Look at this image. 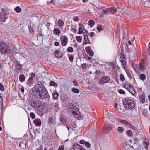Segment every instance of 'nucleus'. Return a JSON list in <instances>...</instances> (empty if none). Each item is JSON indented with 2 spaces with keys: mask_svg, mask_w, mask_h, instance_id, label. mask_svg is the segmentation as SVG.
Returning a JSON list of instances; mask_svg holds the SVG:
<instances>
[{
  "mask_svg": "<svg viewBox=\"0 0 150 150\" xmlns=\"http://www.w3.org/2000/svg\"><path fill=\"white\" fill-rule=\"evenodd\" d=\"M35 95L41 99H49L50 96L47 89L45 86L40 85L35 86L33 88Z\"/></svg>",
  "mask_w": 150,
  "mask_h": 150,
  "instance_id": "f257e3e1",
  "label": "nucleus"
},
{
  "mask_svg": "<svg viewBox=\"0 0 150 150\" xmlns=\"http://www.w3.org/2000/svg\"><path fill=\"white\" fill-rule=\"evenodd\" d=\"M69 114L73 115L77 118H79L81 117V114L77 107L72 103H69L68 106Z\"/></svg>",
  "mask_w": 150,
  "mask_h": 150,
  "instance_id": "f03ea898",
  "label": "nucleus"
},
{
  "mask_svg": "<svg viewBox=\"0 0 150 150\" xmlns=\"http://www.w3.org/2000/svg\"><path fill=\"white\" fill-rule=\"evenodd\" d=\"M11 50L9 47L5 42L0 40V54L1 55H6L9 54Z\"/></svg>",
  "mask_w": 150,
  "mask_h": 150,
  "instance_id": "7ed1b4c3",
  "label": "nucleus"
},
{
  "mask_svg": "<svg viewBox=\"0 0 150 150\" xmlns=\"http://www.w3.org/2000/svg\"><path fill=\"white\" fill-rule=\"evenodd\" d=\"M30 104L32 107L37 108L40 111H42L44 108L43 103L38 99H34L31 100Z\"/></svg>",
  "mask_w": 150,
  "mask_h": 150,
  "instance_id": "20e7f679",
  "label": "nucleus"
},
{
  "mask_svg": "<svg viewBox=\"0 0 150 150\" xmlns=\"http://www.w3.org/2000/svg\"><path fill=\"white\" fill-rule=\"evenodd\" d=\"M123 104L125 110H131L135 107L134 102L127 98L124 100Z\"/></svg>",
  "mask_w": 150,
  "mask_h": 150,
  "instance_id": "39448f33",
  "label": "nucleus"
},
{
  "mask_svg": "<svg viewBox=\"0 0 150 150\" xmlns=\"http://www.w3.org/2000/svg\"><path fill=\"white\" fill-rule=\"evenodd\" d=\"M110 80V78L108 76H105L102 77L99 80V83L100 84H105L108 82Z\"/></svg>",
  "mask_w": 150,
  "mask_h": 150,
  "instance_id": "423d86ee",
  "label": "nucleus"
},
{
  "mask_svg": "<svg viewBox=\"0 0 150 150\" xmlns=\"http://www.w3.org/2000/svg\"><path fill=\"white\" fill-rule=\"evenodd\" d=\"M85 33H86V35H84L83 38V44L84 45H86L87 44L90 43V40L88 36V32L87 31H85Z\"/></svg>",
  "mask_w": 150,
  "mask_h": 150,
  "instance_id": "0eeeda50",
  "label": "nucleus"
},
{
  "mask_svg": "<svg viewBox=\"0 0 150 150\" xmlns=\"http://www.w3.org/2000/svg\"><path fill=\"white\" fill-rule=\"evenodd\" d=\"M7 18V14L5 12H1L0 14V20L2 22H5Z\"/></svg>",
  "mask_w": 150,
  "mask_h": 150,
  "instance_id": "6e6552de",
  "label": "nucleus"
},
{
  "mask_svg": "<svg viewBox=\"0 0 150 150\" xmlns=\"http://www.w3.org/2000/svg\"><path fill=\"white\" fill-rule=\"evenodd\" d=\"M112 128L110 125H106L105 128L103 130V132L104 134H107L110 132L112 129Z\"/></svg>",
  "mask_w": 150,
  "mask_h": 150,
  "instance_id": "1a4fd4ad",
  "label": "nucleus"
},
{
  "mask_svg": "<svg viewBox=\"0 0 150 150\" xmlns=\"http://www.w3.org/2000/svg\"><path fill=\"white\" fill-rule=\"evenodd\" d=\"M139 98L140 101L142 103H144L145 102V94L144 92H142L141 94L139 96Z\"/></svg>",
  "mask_w": 150,
  "mask_h": 150,
  "instance_id": "9d476101",
  "label": "nucleus"
},
{
  "mask_svg": "<svg viewBox=\"0 0 150 150\" xmlns=\"http://www.w3.org/2000/svg\"><path fill=\"white\" fill-rule=\"evenodd\" d=\"M68 42V39L67 36H64V39L61 42V45L62 46H65L67 44Z\"/></svg>",
  "mask_w": 150,
  "mask_h": 150,
  "instance_id": "9b49d317",
  "label": "nucleus"
},
{
  "mask_svg": "<svg viewBox=\"0 0 150 150\" xmlns=\"http://www.w3.org/2000/svg\"><path fill=\"white\" fill-rule=\"evenodd\" d=\"M73 147L74 150H85L84 149L76 144L74 145Z\"/></svg>",
  "mask_w": 150,
  "mask_h": 150,
  "instance_id": "f8f14e48",
  "label": "nucleus"
},
{
  "mask_svg": "<svg viewBox=\"0 0 150 150\" xmlns=\"http://www.w3.org/2000/svg\"><path fill=\"white\" fill-rule=\"evenodd\" d=\"M34 123L36 126H40L41 125V122L40 119H36L34 120Z\"/></svg>",
  "mask_w": 150,
  "mask_h": 150,
  "instance_id": "ddd939ff",
  "label": "nucleus"
},
{
  "mask_svg": "<svg viewBox=\"0 0 150 150\" xmlns=\"http://www.w3.org/2000/svg\"><path fill=\"white\" fill-rule=\"evenodd\" d=\"M16 70L18 72H21L22 71V65L19 64H17L16 67Z\"/></svg>",
  "mask_w": 150,
  "mask_h": 150,
  "instance_id": "4468645a",
  "label": "nucleus"
},
{
  "mask_svg": "<svg viewBox=\"0 0 150 150\" xmlns=\"http://www.w3.org/2000/svg\"><path fill=\"white\" fill-rule=\"evenodd\" d=\"M145 65V62L144 59H142L140 63L139 66V69L143 70L144 69Z\"/></svg>",
  "mask_w": 150,
  "mask_h": 150,
  "instance_id": "2eb2a0df",
  "label": "nucleus"
},
{
  "mask_svg": "<svg viewBox=\"0 0 150 150\" xmlns=\"http://www.w3.org/2000/svg\"><path fill=\"white\" fill-rule=\"evenodd\" d=\"M52 94L53 96V98L55 100H57L58 98L59 94L58 93L55 91H53L52 93Z\"/></svg>",
  "mask_w": 150,
  "mask_h": 150,
  "instance_id": "dca6fc26",
  "label": "nucleus"
},
{
  "mask_svg": "<svg viewBox=\"0 0 150 150\" xmlns=\"http://www.w3.org/2000/svg\"><path fill=\"white\" fill-rule=\"evenodd\" d=\"M117 9L114 7H113L108 8V11L111 13L112 14H114L117 11Z\"/></svg>",
  "mask_w": 150,
  "mask_h": 150,
  "instance_id": "f3484780",
  "label": "nucleus"
},
{
  "mask_svg": "<svg viewBox=\"0 0 150 150\" xmlns=\"http://www.w3.org/2000/svg\"><path fill=\"white\" fill-rule=\"evenodd\" d=\"M129 87L130 90H128V91L129 92L131 93L132 95H134V94H135L136 93L135 89L134 88L133 86L132 85L131 86H130V87Z\"/></svg>",
  "mask_w": 150,
  "mask_h": 150,
  "instance_id": "a211bd4d",
  "label": "nucleus"
},
{
  "mask_svg": "<svg viewBox=\"0 0 150 150\" xmlns=\"http://www.w3.org/2000/svg\"><path fill=\"white\" fill-rule=\"evenodd\" d=\"M120 122L121 123L124 125H126L128 126L131 125L130 123L124 120L121 119L120 120Z\"/></svg>",
  "mask_w": 150,
  "mask_h": 150,
  "instance_id": "6ab92c4d",
  "label": "nucleus"
},
{
  "mask_svg": "<svg viewBox=\"0 0 150 150\" xmlns=\"http://www.w3.org/2000/svg\"><path fill=\"white\" fill-rule=\"evenodd\" d=\"M19 79L20 82H23L25 79V77L23 74H21L19 76Z\"/></svg>",
  "mask_w": 150,
  "mask_h": 150,
  "instance_id": "aec40b11",
  "label": "nucleus"
},
{
  "mask_svg": "<svg viewBox=\"0 0 150 150\" xmlns=\"http://www.w3.org/2000/svg\"><path fill=\"white\" fill-rule=\"evenodd\" d=\"M95 23V22L93 20L90 19L89 21L88 25L90 27H92L94 26Z\"/></svg>",
  "mask_w": 150,
  "mask_h": 150,
  "instance_id": "412c9836",
  "label": "nucleus"
},
{
  "mask_svg": "<svg viewBox=\"0 0 150 150\" xmlns=\"http://www.w3.org/2000/svg\"><path fill=\"white\" fill-rule=\"evenodd\" d=\"M57 23L59 26L60 27L63 26L64 24V22L61 19H59Z\"/></svg>",
  "mask_w": 150,
  "mask_h": 150,
  "instance_id": "4be33fe9",
  "label": "nucleus"
},
{
  "mask_svg": "<svg viewBox=\"0 0 150 150\" xmlns=\"http://www.w3.org/2000/svg\"><path fill=\"white\" fill-rule=\"evenodd\" d=\"M131 85H132L129 83H126L124 84L123 86V87L128 91L130 90L129 87H130V86H131Z\"/></svg>",
  "mask_w": 150,
  "mask_h": 150,
  "instance_id": "5701e85b",
  "label": "nucleus"
},
{
  "mask_svg": "<svg viewBox=\"0 0 150 150\" xmlns=\"http://www.w3.org/2000/svg\"><path fill=\"white\" fill-rule=\"evenodd\" d=\"M60 121L64 125L66 124V120L64 117H61L60 119Z\"/></svg>",
  "mask_w": 150,
  "mask_h": 150,
  "instance_id": "b1692460",
  "label": "nucleus"
},
{
  "mask_svg": "<svg viewBox=\"0 0 150 150\" xmlns=\"http://www.w3.org/2000/svg\"><path fill=\"white\" fill-rule=\"evenodd\" d=\"M146 78V76L144 74H142L139 76V79L142 81L145 80Z\"/></svg>",
  "mask_w": 150,
  "mask_h": 150,
  "instance_id": "393cba45",
  "label": "nucleus"
},
{
  "mask_svg": "<svg viewBox=\"0 0 150 150\" xmlns=\"http://www.w3.org/2000/svg\"><path fill=\"white\" fill-rule=\"evenodd\" d=\"M15 11L17 13H20L21 11V9L19 6H17L14 8Z\"/></svg>",
  "mask_w": 150,
  "mask_h": 150,
  "instance_id": "a878e982",
  "label": "nucleus"
},
{
  "mask_svg": "<svg viewBox=\"0 0 150 150\" xmlns=\"http://www.w3.org/2000/svg\"><path fill=\"white\" fill-rule=\"evenodd\" d=\"M118 132L121 133H122L124 131V129L121 127H118L117 128Z\"/></svg>",
  "mask_w": 150,
  "mask_h": 150,
  "instance_id": "bb28decb",
  "label": "nucleus"
},
{
  "mask_svg": "<svg viewBox=\"0 0 150 150\" xmlns=\"http://www.w3.org/2000/svg\"><path fill=\"white\" fill-rule=\"evenodd\" d=\"M19 146L21 147V148L23 149H25L26 148V144L23 142H21L19 144Z\"/></svg>",
  "mask_w": 150,
  "mask_h": 150,
  "instance_id": "cd10ccee",
  "label": "nucleus"
},
{
  "mask_svg": "<svg viewBox=\"0 0 150 150\" xmlns=\"http://www.w3.org/2000/svg\"><path fill=\"white\" fill-rule=\"evenodd\" d=\"M53 32L55 34L58 35L60 33V31L57 28H55Z\"/></svg>",
  "mask_w": 150,
  "mask_h": 150,
  "instance_id": "c85d7f7f",
  "label": "nucleus"
},
{
  "mask_svg": "<svg viewBox=\"0 0 150 150\" xmlns=\"http://www.w3.org/2000/svg\"><path fill=\"white\" fill-rule=\"evenodd\" d=\"M120 61L122 64V68H125L126 66L125 60H120Z\"/></svg>",
  "mask_w": 150,
  "mask_h": 150,
  "instance_id": "c756f323",
  "label": "nucleus"
},
{
  "mask_svg": "<svg viewBox=\"0 0 150 150\" xmlns=\"http://www.w3.org/2000/svg\"><path fill=\"white\" fill-rule=\"evenodd\" d=\"M76 39L77 42L79 43H80L82 41V37L81 36H77L76 37Z\"/></svg>",
  "mask_w": 150,
  "mask_h": 150,
  "instance_id": "7c9ffc66",
  "label": "nucleus"
},
{
  "mask_svg": "<svg viewBox=\"0 0 150 150\" xmlns=\"http://www.w3.org/2000/svg\"><path fill=\"white\" fill-rule=\"evenodd\" d=\"M72 91L73 92L76 93H78L79 91V90L78 89L74 87L72 88Z\"/></svg>",
  "mask_w": 150,
  "mask_h": 150,
  "instance_id": "2f4dec72",
  "label": "nucleus"
},
{
  "mask_svg": "<svg viewBox=\"0 0 150 150\" xmlns=\"http://www.w3.org/2000/svg\"><path fill=\"white\" fill-rule=\"evenodd\" d=\"M54 122V119L52 117H50L48 120L49 124L51 125L53 124Z\"/></svg>",
  "mask_w": 150,
  "mask_h": 150,
  "instance_id": "473e14b6",
  "label": "nucleus"
},
{
  "mask_svg": "<svg viewBox=\"0 0 150 150\" xmlns=\"http://www.w3.org/2000/svg\"><path fill=\"white\" fill-rule=\"evenodd\" d=\"M60 53V51L57 50L55 51V54L56 55V57L57 58H60L61 56H60L59 54Z\"/></svg>",
  "mask_w": 150,
  "mask_h": 150,
  "instance_id": "72a5a7b5",
  "label": "nucleus"
},
{
  "mask_svg": "<svg viewBox=\"0 0 150 150\" xmlns=\"http://www.w3.org/2000/svg\"><path fill=\"white\" fill-rule=\"evenodd\" d=\"M134 70L135 72L138 74H139V72L140 71V70L139 68V69L138 67V66L137 67H135L134 68Z\"/></svg>",
  "mask_w": 150,
  "mask_h": 150,
  "instance_id": "f704fd0d",
  "label": "nucleus"
},
{
  "mask_svg": "<svg viewBox=\"0 0 150 150\" xmlns=\"http://www.w3.org/2000/svg\"><path fill=\"white\" fill-rule=\"evenodd\" d=\"M33 79H32L31 78H29L28 80V82H27V83L28 84V85L29 86L30 85V84L32 83Z\"/></svg>",
  "mask_w": 150,
  "mask_h": 150,
  "instance_id": "c9c22d12",
  "label": "nucleus"
},
{
  "mask_svg": "<svg viewBox=\"0 0 150 150\" xmlns=\"http://www.w3.org/2000/svg\"><path fill=\"white\" fill-rule=\"evenodd\" d=\"M120 80L122 81H124L125 80V78L124 75L122 74H120Z\"/></svg>",
  "mask_w": 150,
  "mask_h": 150,
  "instance_id": "e433bc0d",
  "label": "nucleus"
},
{
  "mask_svg": "<svg viewBox=\"0 0 150 150\" xmlns=\"http://www.w3.org/2000/svg\"><path fill=\"white\" fill-rule=\"evenodd\" d=\"M50 85L51 86H57V83H56L55 82L52 81H50Z\"/></svg>",
  "mask_w": 150,
  "mask_h": 150,
  "instance_id": "4c0bfd02",
  "label": "nucleus"
},
{
  "mask_svg": "<svg viewBox=\"0 0 150 150\" xmlns=\"http://www.w3.org/2000/svg\"><path fill=\"white\" fill-rule=\"evenodd\" d=\"M127 134L129 137H131L133 135V133L131 130H129L127 132Z\"/></svg>",
  "mask_w": 150,
  "mask_h": 150,
  "instance_id": "58836bf2",
  "label": "nucleus"
},
{
  "mask_svg": "<svg viewBox=\"0 0 150 150\" xmlns=\"http://www.w3.org/2000/svg\"><path fill=\"white\" fill-rule=\"evenodd\" d=\"M97 29L98 32L101 31L102 30V26L100 25H98L97 27Z\"/></svg>",
  "mask_w": 150,
  "mask_h": 150,
  "instance_id": "ea45409f",
  "label": "nucleus"
},
{
  "mask_svg": "<svg viewBox=\"0 0 150 150\" xmlns=\"http://www.w3.org/2000/svg\"><path fill=\"white\" fill-rule=\"evenodd\" d=\"M67 50L69 52H72L73 51V49L71 47H69L67 49Z\"/></svg>",
  "mask_w": 150,
  "mask_h": 150,
  "instance_id": "a19ab883",
  "label": "nucleus"
},
{
  "mask_svg": "<svg viewBox=\"0 0 150 150\" xmlns=\"http://www.w3.org/2000/svg\"><path fill=\"white\" fill-rule=\"evenodd\" d=\"M118 92L121 94H125V92L122 89H120L118 91Z\"/></svg>",
  "mask_w": 150,
  "mask_h": 150,
  "instance_id": "79ce46f5",
  "label": "nucleus"
},
{
  "mask_svg": "<svg viewBox=\"0 0 150 150\" xmlns=\"http://www.w3.org/2000/svg\"><path fill=\"white\" fill-rule=\"evenodd\" d=\"M0 90L1 91H3L4 90V86L1 83H0Z\"/></svg>",
  "mask_w": 150,
  "mask_h": 150,
  "instance_id": "37998d69",
  "label": "nucleus"
},
{
  "mask_svg": "<svg viewBox=\"0 0 150 150\" xmlns=\"http://www.w3.org/2000/svg\"><path fill=\"white\" fill-rule=\"evenodd\" d=\"M30 117L32 119H34L35 117V114L33 112L30 113Z\"/></svg>",
  "mask_w": 150,
  "mask_h": 150,
  "instance_id": "c03bdc74",
  "label": "nucleus"
},
{
  "mask_svg": "<svg viewBox=\"0 0 150 150\" xmlns=\"http://www.w3.org/2000/svg\"><path fill=\"white\" fill-rule=\"evenodd\" d=\"M71 30L72 31H73L75 33H76V32L77 31V30L76 28L73 27V26H71Z\"/></svg>",
  "mask_w": 150,
  "mask_h": 150,
  "instance_id": "a18cd8bd",
  "label": "nucleus"
},
{
  "mask_svg": "<svg viewBox=\"0 0 150 150\" xmlns=\"http://www.w3.org/2000/svg\"><path fill=\"white\" fill-rule=\"evenodd\" d=\"M83 29L81 27H79V28L78 34H80L83 33Z\"/></svg>",
  "mask_w": 150,
  "mask_h": 150,
  "instance_id": "49530a36",
  "label": "nucleus"
},
{
  "mask_svg": "<svg viewBox=\"0 0 150 150\" xmlns=\"http://www.w3.org/2000/svg\"><path fill=\"white\" fill-rule=\"evenodd\" d=\"M85 146L88 148L90 147L91 146V144L90 143L88 142H86L85 144Z\"/></svg>",
  "mask_w": 150,
  "mask_h": 150,
  "instance_id": "de8ad7c7",
  "label": "nucleus"
},
{
  "mask_svg": "<svg viewBox=\"0 0 150 150\" xmlns=\"http://www.w3.org/2000/svg\"><path fill=\"white\" fill-rule=\"evenodd\" d=\"M73 82L74 85L75 86H78V83L76 79H74L73 80Z\"/></svg>",
  "mask_w": 150,
  "mask_h": 150,
  "instance_id": "09e8293b",
  "label": "nucleus"
},
{
  "mask_svg": "<svg viewBox=\"0 0 150 150\" xmlns=\"http://www.w3.org/2000/svg\"><path fill=\"white\" fill-rule=\"evenodd\" d=\"M90 48H91V47L90 46H88V47H86L85 48V50H86V51L87 53H88V52H90V51H91V50H90Z\"/></svg>",
  "mask_w": 150,
  "mask_h": 150,
  "instance_id": "8fccbe9b",
  "label": "nucleus"
},
{
  "mask_svg": "<svg viewBox=\"0 0 150 150\" xmlns=\"http://www.w3.org/2000/svg\"><path fill=\"white\" fill-rule=\"evenodd\" d=\"M129 126H130V127L132 129L134 130H136V128L134 126L132 125L131 124V125H129Z\"/></svg>",
  "mask_w": 150,
  "mask_h": 150,
  "instance_id": "3c124183",
  "label": "nucleus"
},
{
  "mask_svg": "<svg viewBox=\"0 0 150 150\" xmlns=\"http://www.w3.org/2000/svg\"><path fill=\"white\" fill-rule=\"evenodd\" d=\"M69 59L70 61H73V57L72 55H70Z\"/></svg>",
  "mask_w": 150,
  "mask_h": 150,
  "instance_id": "603ef678",
  "label": "nucleus"
},
{
  "mask_svg": "<svg viewBox=\"0 0 150 150\" xmlns=\"http://www.w3.org/2000/svg\"><path fill=\"white\" fill-rule=\"evenodd\" d=\"M64 146L62 145H60L58 149V150H64Z\"/></svg>",
  "mask_w": 150,
  "mask_h": 150,
  "instance_id": "864d4df0",
  "label": "nucleus"
},
{
  "mask_svg": "<svg viewBox=\"0 0 150 150\" xmlns=\"http://www.w3.org/2000/svg\"><path fill=\"white\" fill-rule=\"evenodd\" d=\"M126 73H127V76L129 77V78H132V76L131 75V74L129 72L127 71Z\"/></svg>",
  "mask_w": 150,
  "mask_h": 150,
  "instance_id": "5fc2aeb1",
  "label": "nucleus"
},
{
  "mask_svg": "<svg viewBox=\"0 0 150 150\" xmlns=\"http://www.w3.org/2000/svg\"><path fill=\"white\" fill-rule=\"evenodd\" d=\"M88 53L90 56L91 57L93 56V52L91 50Z\"/></svg>",
  "mask_w": 150,
  "mask_h": 150,
  "instance_id": "6e6d98bb",
  "label": "nucleus"
},
{
  "mask_svg": "<svg viewBox=\"0 0 150 150\" xmlns=\"http://www.w3.org/2000/svg\"><path fill=\"white\" fill-rule=\"evenodd\" d=\"M94 35H95L94 33L93 32H90V36L91 37H92L94 36Z\"/></svg>",
  "mask_w": 150,
  "mask_h": 150,
  "instance_id": "4d7b16f0",
  "label": "nucleus"
},
{
  "mask_svg": "<svg viewBox=\"0 0 150 150\" xmlns=\"http://www.w3.org/2000/svg\"><path fill=\"white\" fill-rule=\"evenodd\" d=\"M120 57V60H125V58L124 56V55H121Z\"/></svg>",
  "mask_w": 150,
  "mask_h": 150,
  "instance_id": "13d9d810",
  "label": "nucleus"
},
{
  "mask_svg": "<svg viewBox=\"0 0 150 150\" xmlns=\"http://www.w3.org/2000/svg\"><path fill=\"white\" fill-rule=\"evenodd\" d=\"M109 11H108V8L106 10H103V12L104 14H106L107 12H109Z\"/></svg>",
  "mask_w": 150,
  "mask_h": 150,
  "instance_id": "bf43d9fd",
  "label": "nucleus"
},
{
  "mask_svg": "<svg viewBox=\"0 0 150 150\" xmlns=\"http://www.w3.org/2000/svg\"><path fill=\"white\" fill-rule=\"evenodd\" d=\"M35 76V74L34 73H32L31 74V77H30V78H31L32 79H33V78Z\"/></svg>",
  "mask_w": 150,
  "mask_h": 150,
  "instance_id": "052dcab7",
  "label": "nucleus"
},
{
  "mask_svg": "<svg viewBox=\"0 0 150 150\" xmlns=\"http://www.w3.org/2000/svg\"><path fill=\"white\" fill-rule=\"evenodd\" d=\"M86 143V142L83 140H81L80 141V143L81 144H84Z\"/></svg>",
  "mask_w": 150,
  "mask_h": 150,
  "instance_id": "680f3d73",
  "label": "nucleus"
},
{
  "mask_svg": "<svg viewBox=\"0 0 150 150\" xmlns=\"http://www.w3.org/2000/svg\"><path fill=\"white\" fill-rule=\"evenodd\" d=\"M54 45L56 46H59V44L58 42H56L54 43Z\"/></svg>",
  "mask_w": 150,
  "mask_h": 150,
  "instance_id": "e2e57ef3",
  "label": "nucleus"
},
{
  "mask_svg": "<svg viewBox=\"0 0 150 150\" xmlns=\"http://www.w3.org/2000/svg\"><path fill=\"white\" fill-rule=\"evenodd\" d=\"M74 20L76 21H78V18L77 17H75L74 18Z\"/></svg>",
  "mask_w": 150,
  "mask_h": 150,
  "instance_id": "0e129e2a",
  "label": "nucleus"
},
{
  "mask_svg": "<svg viewBox=\"0 0 150 150\" xmlns=\"http://www.w3.org/2000/svg\"><path fill=\"white\" fill-rule=\"evenodd\" d=\"M21 91L23 92V93L24 91V87H21Z\"/></svg>",
  "mask_w": 150,
  "mask_h": 150,
  "instance_id": "69168bd1",
  "label": "nucleus"
},
{
  "mask_svg": "<svg viewBox=\"0 0 150 150\" xmlns=\"http://www.w3.org/2000/svg\"><path fill=\"white\" fill-rule=\"evenodd\" d=\"M149 144V143H147L146 142H145V147L146 148H147L148 147Z\"/></svg>",
  "mask_w": 150,
  "mask_h": 150,
  "instance_id": "338daca9",
  "label": "nucleus"
},
{
  "mask_svg": "<svg viewBox=\"0 0 150 150\" xmlns=\"http://www.w3.org/2000/svg\"><path fill=\"white\" fill-rule=\"evenodd\" d=\"M51 24L50 22H48L47 23V24L46 25V26L47 27H49L50 25Z\"/></svg>",
  "mask_w": 150,
  "mask_h": 150,
  "instance_id": "774afa93",
  "label": "nucleus"
}]
</instances>
